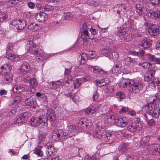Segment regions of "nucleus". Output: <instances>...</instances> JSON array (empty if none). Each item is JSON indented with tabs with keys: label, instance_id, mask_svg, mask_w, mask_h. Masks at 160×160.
<instances>
[{
	"label": "nucleus",
	"instance_id": "nucleus-1",
	"mask_svg": "<svg viewBox=\"0 0 160 160\" xmlns=\"http://www.w3.org/2000/svg\"><path fill=\"white\" fill-rule=\"evenodd\" d=\"M118 86L121 88L126 87L129 86L128 90L133 93H138L142 91V84L136 80L132 79H122L119 82Z\"/></svg>",
	"mask_w": 160,
	"mask_h": 160
},
{
	"label": "nucleus",
	"instance_id": "nucleus-2",
	"mask_svg": "<svg viewBox=\"0 0 160 160\" xmlns=\"http://www.w3.org/2000/svg\"><path fill=\"white\" fill-rule=\"evenodd\" d=\"M156 99V96L152 97L151 99L153 101L145 105L142 108V110L152 117L157 118L160 114V109L158 108V105L155 102Z\"/></svg>",
	"mask_w": 160,
	"mask_h": 160
},
{
	"label": "nucleus",
	"instance_id": "nucleus-3",
	"mask_svg": "<svg viewBox=\"0 0 160 160\" xmlns=\"http://www.w3.org/2000/svg\"><path fill=\"white\" fill-rule=\"evenodd\" d=\"M25 48L26 50L29 53L35 55L38 57H39L37 58L38 61H42L44 58L45 54L43 51L40 50L39 52L36 44L32 41H28Z\"/></svg>",
	"mask_w": 160,
	"mask_h": 160
},
{
	"label": "nucleus",
	"instance_id": "nucleus-4",
	"mask_svg": "<svg viewBox=\"0 0 160 160\" xmlns=\"http://www.w3.org/2000/svg\"><path fill=\"white\" fill-rule=\"evenodd\" d=\"M89 29H90L89 31L92 35H95L98 33V31L93 28L90 25L84 23L81 30L82 38L86 40L89 39H92L94 38L93 36H90L88 32Z\"/></svg>",
	"mask_w": 160,
	"mask_h": 160
},
{
	"label": "nucleus",
	"instance_id": "nucleus-5",
	"mask_svg": "<svg viewBox=\"0 0 160 160\" xmlns=\"http://www.w3.org/2000/svg\"><path fill=\"white\" fill-rule=\"evenodd\" d=\"M26 26V22L24 20H14L10 24V29L17 32L23 29Z\"/></svg>",
	"mask_w": 160,
	"mask_h": 160
},
{
	"label": "nucleus",
	"instance_id": "nucleus-6",
	"mask_svg": "<svg viewBox=\"0 0 160 160\" xmlns=\"http://www.w3.org/2000/svg\"><path fill=\"white\" fill-rule=\"evenodd\" d=\"M129 121L128 118L125 117H118L116 116L115 118V125L120 127H124L126 126Z\"/></svg>",
	"mask_w": 160,
	"mask_h": 160
},
{
	"label": "nucleus",
	"instance_id": "nucleus-7",
	"mask_svg": "<svg viewBox=\"0 0 160 160\" xmlns=\"http://www.w3.org/2000/svg\"><path fill=\"white\" fill-rule=\"evenodd\" d=\"M142 127V125L140 123L138 122H134L128 126L127 130L132 133L138 132L141 130Z\"/></svg>",
	"mask_w": 160,
	"mask_h": 160
},
{
	"label": "nucleus",
	"instance_id": "nucleus-8",
	"mask_svg": "<svg viewBox=\"0 0 160 160\" xmlns=\"http://www.w3.org/2000/svg\"><path fill=\"white\" fill-rule=\"evenodd\" d=\"M152 41L146 37L142 38L139 41L138 44L139 48L142 49L147 48L152 44Z\"/></svg>",
	"mask_w": 160,
	"mask_h": 160
},
{
	"label": "nucleus",
	"instance_id": "nucleus-9",
	"mask_svg": "<svg viewBox=\"0 0 160 160\" xmlns=\"http://www.w3.org/2000/svg\"><path fill=\"white\" fill-rule=\"evenodd\" d=\"M90 78L89 76H87L85 78H83L80 79H76L73 80V85L71 86V88L69 89L70 91L78 88L81 84V81L86 82L89 80Z\"/></svg>",
	"mask_w": 160,
	"mask_h": 160
},
{
	"label": "nucleus",
	"instance_id": "nucleus-10",
	"mask_svg": "<svg viewBox=\"0 0 160 160\" xmlns=\"http://www.w3.org/2000/svg\"><path fill=\"white\" fill-rule=\"evenodd\" d=\"M45 120L42 118L41 117H34L32 118L30 121V123L33 127H35L38 124H44Z\"/></svg>",
	"mask_w": 160,
	"mask_h": 160
},
{
	"label": "nucleus",
	"instance_id": "nucleus-11",
	"mask_svg": "<svg viewBox=\"0 0 160 160\" xmlns=\"http://www.w3.org/2000/svg\"><path fill=\"white\" fill-rule=\"evenodd\" d=\"M86 67L89 69L91 71L96 74L102 75L103 74H106L107 72L104 71L97 66H92L91 65H87Z\"/></svg>",
	"mask_w": 160,
	"mask_h": 160
},
{
	"label": "nucleus",
	"instance_id": "nucleus-12",
	"mask_svg": "<svg viewBox=\"0 0 160 160\" xmlns=\"http://www.w3.org/2000/svg\"><path fill=\"white\" fill-rule=\"evenodd\" d=\"M44 114H46V117L43 119L47 121L48 118H49V120L50 121H53L56 119V115L53 110L51 108L47 109L46 112L45 111Z\"/></svg>",
	"mask_w": 160,
	"mask_h": 160
},
{
	"label": "nucleus",
	"instance_id": "nucleus-13",
	"mask_svg": "<svg viewBox=\"0 0 160 160\" xmlns=\"http://www.w3.org/2000/svg\"><path fill=\"white\" fill-rule=\"evenodd\" d=\"M148 32L151 35H156L157 32L160 34V30H159V27L158 25L153 24L148 29Z\"/></svg>",
	"mask_w": 160,
	"mask_h": 160
},
{
	"label": "nucleus",
	"instance_id": "nucleus-14",
	"mask_svg": "<svg viewBox=\"0 0 160 160\" xmlns=\"http://www.w3.org/2000/svg\"><path fill=\"white\" fill-rule=\"evenodd\" d=\"M12 89L14 94H18L22 92L25 89L22 85H15L12 86Z\"/></svg>",
	"mask_w": 160,
	"mask_h": 160
},
{
	"label": "nucleus",
	"instance_id": "nucleus-15",
	"mask_svg": "<svg viewBox=\"0 0 160 160\" xmlns=\"http://www.w3.org/2000/svg\"><path fill=\"white\" fill-rule=\"evenodd\" d=\"M35 19L39 22H43L46 20L48 18V15L44 12H40L35 16Z\"/></svg>",
	"mask_w": 160,
	"mask_h": 160
},
{
	"label": "nucleus",
	"instance_id": "nucleus-16",
	"mask_svg": "<svg viewBox=\"0 0 160 160\" xmlns=\"http://www.w3.org/2000/svg\"><path fill=\"white\" fill-rule=\"evenodd\" d=\"M67 131L68 134V137H71L72 135H75L77 132L76 127L72 125L68 126Z\"/></svg>",
	"mask_w": 160,
	"mask_h": 160
},
{
	"label": "nucleus",
	"instance_id": "nucleus-17",
	"mask_svg": "<svg viewBox=\"0 0 160 160\" xmlns=\"http://www.w3.org/2000/svg\"><path fill=\"white\" fill-rule=\"evenodd\" d=\"M30 69V66L28 63L24 62L22 64L20 67V72L22 74H25L28 72Z\"/></svg>",
	"mask_w": 160,
	"mask_h": 160
},
{
	"label": "nucleus",
	"instance_id": "nucleus-18",
	"mask_svg": "<svg viewBox=\"0 0 160 160\" xmlns=\"http://www.w3.org/2000/svg\"><path fill=\"white\" fill-rule=\"evenodd\" d=\"M116 116L114 115H109L105 116L104 118V120L105 122L108 124L114 123L115 122V118Z\"/></svg>",
	"mask_w": 160,
	"mask_h": 160
},
{
	"label": "nucleus",
	"instance_id": "nucleus-19",
	"mask_svg": "<svg viewBox=\"0 0 160 160\" xmlns=\"http://www.w3.org/2000/svg\"><path fill=\"white\" fill-rule=\"evenodd\" d=\"M106 131L103 129L101 130H98V131L94 132L93 133V135L94 138H97L99 139L102 138H103L104 135Z\"/></svg>",
	"mask_w": 160,
	"mask_h": 160
},
{
	"label": "nucleus",
	"instance_id": "nucleus-20",
	"mask_svg": "<svg viewBox=\"0 0 160 160\" xmlns=\"http://www.w3.org/2000/svg\"><path fill=\"white\" fill-rule=\"evenodd\" d=\"M88 54L85 53H82L79 55L78 57V60L80 64L85 63L86 60L88 58Z\"/></svg>",
	"mask_w": 160,
	"mask_h": 160
},
{
	"label": "nucleus",
	"instance_id": "nucleus-21",
	"mask_svg": "<svg viewBox=\"0 0 160 160\" xmlns=\"http://www.w3.org/2000/svg\"><path fill=\"white\" fill-rule=\"evenodd\" d=\"M64 93L66 97L70 98L72 100L73 102L76 103L78 101V97L77 96L76 93H74L72 95H71V93H68L67 91H66Z\"/></svg>",
	"mask_w": 160,
	"mask_h": 160
},
{
	"label": "nucleus",
	"instance_id": "nucleus-22",
	"mask_svg": "<svg viewBox=\"0 0 160 160\" xmlns=\"http://www.w3.org/2000/svg\"><path fill=\"white\" fill-rule=\"evenodd\" d=\"M136 11L137 13L139 15H141L144 13L145 8L142 4L138 3L136 5Z\"/></svg>",
	"mask_w": 160,
	"mask_h": 160
},
{
	"label": "nucleus",
	"instance_id": "nucleus-23",
	"mask_svg": "<svg viewBox=\"0 0 160 160\" xmlns=\"http://www.w3.org/2000/svg\"><path fill=\"white\" fill-rule=\"evenodd\" d=\"M25 103L27 106H30L33 108H35L37 105V102L34 99H30L26 97L25 101Z\"/></svg>",
	"mask_w": 160,
	"mask_h": 160
},
{
	"label": "nucleus",
	"instance_id": "nucleus-24",
	"mask_svg": "<svg viewBox=\"0 0 160 160\" xmlns=\"http://www.w3.org/2000/svg\"><path fill=\"white\" fill-rule=\"evenodd\" d=\"M95 82L97 85L99 87H101L108 83L109 82V79L108 78H105L101 80H97Z\"/></svg>",
	"mask_w": 160,
	"mask_h": 160
},
{
	"label": "nucleus",
	"instance_id": "nucleus-25",
	"mask_svg": "<svg viewBox=\"0 0 160 160\" xmlns=\"http://www.w3.org/2000/svg\"><path fill=\"white\" fill-rule=\"evenodd\" d=\"M60 134L62 135V134L60 133V130H54L53 132L52 135V139L54 141L59 140L61 139Z\"/></svg>",
	"mask_w": 160,
	"mask_h": 160
},
{
	"label": "nucleus",
	"instance_id": "nucleus-26",
	"mask_svg": "<svg viewBox=\"0 0 160 160\" xmlns=\"http://www.w3.org/2000/svg\"><path fill=\"white\" fill-rule=\"evenodd\" d=\"M155 73V71L153 70H149L147 72L144 77V80L146 81H148L153 78Z\"/></svg>",
	"mask_w": 160,
	"mask_h": 160
},
{
	"label": "nucleus",
	"instance_id": "nucleus-27",
	"mask_svg": "<svg viewBox=\"0 0 160 160\" xmlns=\"http://www.w3.org/2000/svg\"><path fill=\"white\" fill-rule=\"evenodd\" d=\"M118 150L121 154L126 152L127 150V145L126 144L124 143H121L118 147Z\"/></svg>",
	"mask_w": 160,
	"mask_h": 160
},
{
	"label": "nucleus",
	"instance_id": "nucleus-28",
	"mask_svg": "<svg viewBox=\"0 0 160 160\" xmlns=\"http://www.w3.org/2000/svg\"><path fill=\"white\" fill-rule=\"evenodd\" d=\"M5 76L3 80V82L5 84H9L12 81V75L10 72L7 73L5 75Z\"/></svg>",
	"mask_w": 160,
	"mask_h": 160
},
{
	"label": "nucleus",
	"instance_id": "nucleus-29",
	"mask_svg": "<svg viewBox=\"0 0 160 160\" xmlns=\"http://www.w3.org/2000/svg\"><path fill=\"white\" fill-rule=\"evenodd\" d=\"M114 135L109 132L105 133L103 139L105 141L108 142H112L113 141V137Z\"/></svg>",
	"mask_w": 160,
	"mask_h": 160
},
{
	"label": "nucleus",
	"instance_id": "nucleus-30",
	"mask_svg": "<svg viewBox=\"0 0 160 160\" xmlns=\"http://www.w3.org/2000/svg\"><path fill=\"white\" fill-rule=\"evenodd\" d=\"M39 25L35 23H30L28 25V29L30 31L35 32L38 30L40 28Z\"/></svg>",
	"mask_w": 160,
	"mask_h": 160
},
{
	"label": "nucleus",
	"instance_id": "nucleus-31",
	"mask_svg": "<svg viewBox=\"0 0 160 160\" xmlns=\"http://www.w3.org/2000/svg\"><path fill=\"white\" fill-rule=\"evenodd\" d=\"M51 88L53 90H55L59 88L62 84V82L61 80L56 81H52L51 82Z\"/></svg>",
	"mask_w": 160,
	"mask_h": 160
},
{
	"label": "nucleus",
	"instance_id": "nucleus-32",
	"mask_svg": "<svg viewBox=\"0 0 160 160\" xmlns=\"http://www.w3.org/2000/svg\"><path fill=\"white\" fill-rule=\"evenodd\" d=\"M6 56L8 59L13 61H18L20 59V58L18 56L12 53H7Z\"/></svg>",
	"mask_w": 160,
	"mask_h": 160
},
{
	"label": "nucleus",
	"instance_id": "nucleus-33",
	"mask_svg": "<svg viewBox=\"0 0 160 160\" xmlns=\"http://www.w3.org/2000/svg\"><path fill=\"white\" fill-rule=\"evenodd\" d=\"M12 68V67L10 63L5 64L0 68V72L5 70V71H7V72H10Z\"/></svg>",
	"mask_w": 160,
	"mask_h": 160
},
{
	"label": "nucleus",
	"instance_id": "nucleus-34",
	"mask_svg": "<svg viewBox=\"0 0 160 160\" xmlns=\"http://www.w3.org/2000/svg\"><path fill=\"white\" fill-rule=\"evenodd\" d=\"M159 82V81L158 78L153 79L152 81L148 84V86L149 88L154 89L157 85H158Z\"/></svg>",
	"mask_w": 160,
	"mask_h": 160
},
{
	"label": "nucleus",
	"instance_id": "nucleus-35",
	"mask_svg": "<svg viewBox=\"0 0 160 160\" xmlns=\"http://www.w3.org/2000/svg\"><path fill=\"white\" fill-rule=\"evenodd\" d=\"M128 29L127 28L124 27H120L118 30L117 34V35L121 36L125 35L128 32Z\"/></svg>",
	"mask_w": 160,
	"mask_h": 160
},
{
	"label": "nucleus",
	"instance_id": "nucleus-36",
	"mask_svg": "<svg viewBox=\"0 0 160 160\" xmlns=\"http://www.w3.org/2000/svg\"><path fill=\"white\" fill-rule=\"evenodd\" d=\"M138 65L140 66L141 68L144 69H147L149 68L151 64L148 62H141Z\"/></svg>",
	"mask_w": 160,
	"mask_h": 160
},
{
	"label": "nucleus",
	"instance_id": "nucleus-37",
	"mask_svg": "<svg viewBox=\"0 0 160 160\" xmlns=\"http://www.w3.org/2000/svg\"><path fill=\"white\" fill-rule=\"evenodd\" d=\"M150 139L149 136L144 137L142 138L140 140L141 145L143 147H144L145 145L148 142Z\"/></svg>",
	"mask_w": 160,
	"mask_h": 160
},
{
	"label": "nucleus",
	"instance_id": "nucleus-38",
	"mask_svg": "<svg viewBox=\"0 0 160 160\" xmlns=\"http://www.w3.org/2000/svg\"><path fill=\"white\" fill-rule=\"evenodd\" d=\"M96 108L92 107L88 108L85 111V114L86 115H89L93 114L96 111Z\"/></svg>",
	"mask_w": 160,
	"mask_h": 160
},
{
	"label": "nucleus",
	"instance_id": "nucleus-39",
	"mask_svg": "<svg viewBox=\"0 0 160 160\" xmlns=\"http://www.w3.org/2000/svg\"><path fill=\"white\" fill-rule=\"evenodd\" d=\"M111 48L109 47H107L102 50V53L104 55L109 58L110 54L111 53Z\"/></svg>",
	"mask_w": 160,
	"mask_h": 160
},
{
	"label": "nucleus",
	"instance_id": "nucleus-40",
	"mask_svg": "<svg viewBox=\"0 0 160 160\" xmlns=\"http://www.w3.org/2000/svg\"><path fill=\"white\" fill-rule=\"evenodd\" d=\"M72 79V77L70 75H68V76H66L64 78V80L65 81V85L66 87L68 86V84L71 82Z\"/></svg>",
	"mask_w": 160,
	"mask_h": 160
},
{
	"label": "nucleus",
	"instance_id": "nucleus-41",
	"mask_svg": "<svg viewBox=\"0 0 160 160\" xmlns=\"http://www.w3.org/2000/svg\"><path fill=\"white\" fill-rule=\"evenodd\" d=\"M107 107L106 106H104L102 108H99L98 110V113L101 115H104L108 112V110H107Z\"/></svg>",
	"mask_w": 160,
	"mask_h": 160
},
{
	"label": "nucleus",
	"instance_id": "nucleus-42",
	"mask_svg": "<svg viewBox=\"0 0 160 160\" xmlns=\"http://www.w3.org/2000/svg\"><path fill=\"white\" fill-rule=\"evenodd\" d=\"M35 92V90L34 88H30L27 90L25 94V95L27 96L28 95H29L28 97V98H30L31 97V95L32 94Z\"/></svg>",
	"mask_w": 160,
	"mask_h": 160
},
{
	"label": "nucleus",
	"instance_id": "nucleus-43",
	"mask_svg": "<svg viewBox=\"0 0 160 160\" xmlns=\"http://www.w3.org/2000/svg\"><path fill=\"white\" fill-rule=\"evenodd\" d=\"M55 149L54 146L51 147L47 149L46 154L48 156H49L52 155L55 152Z\"/></svg>",
	"mask_w": 160,
	"mask_h": 160
},
{
	"label": "nucleus",
	"instance_id": "nucleus-44",
	"mask_svg": "<svg viewBox=\"0 0 160 160\" xmlns=\"http://www.w3.org/2000/svg\"><path fill=\"white\" fill-rule=\"evenodd\" d=\"M118 10L117 11V13L119 14L120 11L124 12L126 8V6L124 4L118 5Z\"/></svg>",
	"mask_w": 160,
	"mask_h": 160
},
{
	"label": "nucleus",
	"instance_id": "nucleus-45",
	"mask_svg": "<svg viewBox=\"0 0 160 160\" xmlns=\"http://www.w3.org/2000/svg\"><path fill=\"white\" fill-rule=\"evenodd\" d=\"M135 62V61L132 58L129 57L125 58L124 60V63L128 65H130L131 63H134Z\"/></svg>",
	"mask_w": 160,
	"mask_h": 160
},
{
	"label": "nucleus",
	"instance_id": "nucleus-46",
	"mask_svg": "<svg viewBox=\"0 0 160 160\" xmlns=\"http://www.w3.org/2000/svg\"><path fill=\"white\" fill-rule=\"evenodd\" d=\"M24 122L22 118L19 115L18 117L15 119L14 123L16 125H19L22 124Z\"/></svg>",
	"mask_w": 160,
	"mask_h": 160
},
{
	"label": "nucleus",
	"instance_id": "nucleus-47",
	"mask_svg": "<svg viewBox=\"0 0 160 160\" xmlns=\"http://www.w3.org/2000/svg\"><path fill=\"white\" fill-rule=\"evenodd\" d=\"M21 100V98L20 96H17L13 98L12 103L15 105H17L20 103Z\"/></svg>",
	"mask_w": 160,
	"mask_h": 160
},
{
	"label": "nucleus",
	"instance_id": "nucleus-48",
	"mask_svg": "<svg viewBox=\"0 0 160 160\" xmlns=\"http://www.w3.org/2000/svg\"><path fill=\"white\" fill-rule=\"evenodd\" d=\"M72 15L69 12H65L64 13L63 17L64 19L67 20H70L72 18Z\"/></svg>",
	"mask_w": 160,
	"mask_h": 160
},
{
	"label": "nucleus",
	"instance_id": "nucleus-49",
	"mask_svg": "<svg viewBox=\"0 0 160 160\" xmlns=\"http://www.w3.org/2000/svg\"><path fill=\"white\" fill-rule=\"evenodd\" d=\"M116 97L117 98L119 99V101H121L122 99L125 98V95L123 92H120L116 93Z\"/></svg>",
	"mask_w": 160,
	"mask_h": 160
},
{
	"label": "nucleus",
	"instance_id": "nucleus-50",
	"mask_svg": "<svg viewBox=\"0 0 160 160\" xmlns=\"http://www.w3.org/2000/svg\"><path fill=\"white\" fill-rule=\"evenodd\" d=\"M119 57V55L118 52H112L109 55V58H112L113 59H116Z\"/></svg>",
	"mask_w": 160,
	"mask_h": 160
},
{
	"label": "nucleus",
	"instance_id": "nucleus-51",
	"mask_svg": "<svg viewBox=\"0 0 160 160\" xmlns=\"http://www.w3.org/2000/svg\"><path fill=\"white\" fill-rule=\"evenodd\" d=\"M60 133H61V134H60V138L61 139H67L68 137V132H63L62 130H60Z\"/></svg>",
	"mask_w": 160,
	"mask_h": 160
},
{
	"label": "nucleus",
	"instance_id": "nucleus-52",
	"mask_svg": "<svg viewBox=\"0 0 160 160\" xmlns=\"http://www.w3.org/2000/svg\"><path fill=\"white\" fill-rule=\"evenodd\" d=\"M30 83L32 88H34L38 84V82L35 78H32L30 79Z\"/></svg>",
	"mask_w": 160,
	"mask_h": 160
},
{
	"label": "nucleus",
	"instance_id": "nucleus-53",
	"mask_svg": "<svg viewBox=\"0 0 160 160\" xmlns=\"http://www.w3.org/2000/svg\"><path fill=\"white\" fill-rule=\"evenodd\" d=\"M114 88L113 86L107 87L105 89V92H107L108 94L112 93L114 91Z\"/></svg>",
	"mask_w": 160,
	"mask_h": 160
},
{
	"label": "nucleus",
	"instance_id": "nucleus-54",
	"mask_svg": "<svg viewBox=\"0 0 160 160\" xmlns=\"http://www.w3.org/2000/svg\"><path fill=\"white\" fill-rule=\"evenodd\" d=\"M146 58L148 59L149 60H151L154 62L156 58L154 55L150 53H148L146 55Z\"/></svg>",
	"mask_w": 160,
	"mask_h": 160
},
{
	"label": "nucleus",
	"instance_id": "nucleus-55",
	"mask_svg": "<svg viewBox=\"0 0 160 160\" xmlns=\"http://www.w3.org/2000/svg\"><path fill=\"white\" fill-rule=\"evenodd\" d=\"M19 116L22 118V119L24 121L26 120L28 118V113L25 112L24 113H21Z\"/></svg>",
	"mask_w": 160,
	"mask_h": 160
},
{
	"label": "nucleus",
	"instance_id": "nucleus-56",
	"mask_svg": "<svg viewBox=\"0 0 160 160\" xmlns=\"http://www.w3.org/2000/svg\"><path fill=\"white\" fill-rule=\"evenodd\" d=\"M8 17L6 14L3 12L0 14V23L3 22Z\"/></svg>",
	"mask_w": 160,
	"mask_h": 160
},
{
	"label": "nucleus",
	"instance_id": "nucleus-57",
	"mask_svg": "<svg viewBox=\"0 0 160 160\" xmlns=\"http://www.w3.org/2000/svg\"><path fill=\"white\" fill-rule=\"evenodd\" d=\"M13 44L12 43L9 42L8 43L6 48V54L8 53L9 51L13 50Z\"/></svg>",
	"mask_w": 160,
	"mask_h": 160
},
{
	"label": "nucleus",
	"instance_id": "nucleus-58",
	"mask_svg": "<svg viewBox=\"0 0 160 160\" xmlns=\"http://www.w3.org/2000/svg\"><path fill=\"white\" fill-rule=\"evenodd\" d=\"M34 153L38 156L40 157L42 156L43 153L41 151V149L39 148H36L35 150L34 151Z\"/></svg>",
	"mask_w": 160,
	"mask_h": 160
},
{
	"label": "nucleus",
	"instance_id": "nucleus-59",
	"mask_svg": "<svg viewBox=\"0 0 160 160\" xmlns=\"http://www.w3.org/2000/svg\"><path fill=\"white\" fill-rule=\"evenodd\" d=\"M6 5L9 7H12L14 6L16 4L13 0H10L6 2Z\"/></svg>",
	"mask_w": 160,
	"mask_h": 160
},
{
	"label": "nucleus",
	"instance_id": "nucleus-60",
	"mask_svg": "<svg viewBox=\"0 0 160 160\" xmlns=\"http://www.w3.org/2000/svg\"><path fill=\"white\" fill-rule=\"evenodd\" d=\"M119 70V68L118 66L116 65L113 67L112 68L111 70V72H112L113 73H115L118 72Z\"/></svg>",
	"mask_w": 160,
	"mask_h": 160
},
{
	"label": "nucleus",
	"instance_id": "nucleus-61",
	"mask_svg": "<svg viewBox=\"0 0 160 160\" xmlns=\"http://www.w3.org/2000/svg\"><path fill=\"white\" fill-rule=\"evenodd\" d=\"M153 14L154 15V18H159L160 17V12L158 10H156L155 11H153Z\"/></svg>",
	"mask_w": 160,
	"mask_h": 160
},
{
	"label": "nucleus",
	"instance_id": "nucleus-62",
	"mask_svg": "<svg viewBox=\"0 0 160 160\" xmlns=\"http://www.w3.org/2000/svg\"><path fill=\"white\" fill-rule=\"evenodd\" d=\"M160 3V0H150V3L153 6H155Z\"/></svg>",
	"mask_w": 160,
	"mask_h": 160
},
{
	"label": "nucleus",
	"instance_id": "nucleus-63",
	"mask_svg": "<svg viewBox=\"0 0 160 160\" xmlns=\"http://www.w3.org/2000/svg\"><path fill=\"white\" fill-rule=\"evenodd\" d=\"M44 11H49L52 9V7L51 6L49 5H46L43 8Z\"/></svg>",
	"mask_w": 160,
	"mask_h": 160
},
{
	"label": "nucleus",
	"instance_id": "nucleus-64",
	"mask_svg": "<svg viewBox=\"0 0 160 160\" xmlns=\"http://www.w3.org/2000/svg\"><path fill=\"white\" fill-rule=\"evenodd\" d=\"M96 158L95 155H93L92 156H87L83 160H94Z\"/></svg>",
	"mask_w": 160,
	"mask_h": 160
}]
</instances>
